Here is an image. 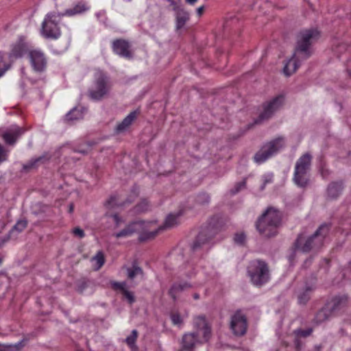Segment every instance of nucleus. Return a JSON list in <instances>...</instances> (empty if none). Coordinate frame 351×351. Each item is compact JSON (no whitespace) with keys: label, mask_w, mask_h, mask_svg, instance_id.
<instances>
[{"label":"nucleus","mask_w":351,"mask_h":351,"mask_svg":"<svg viewBox=\"0 0 351 351\" xmlns=\"http://www.w3.org/2000/svg\"><path fill=\"white\" fill-rule=\"evenodd\" d=\"M47 160L45 156H40L34 159H32L26 164L23 165V169L25 171H29L39 166L40 164L44 163Z\"/></svg>","instance_id":"c85d7f7f"},{"label":"nucleus","mask_w":351,"mask_h":351,"mask_svg":"<svg viewBox=\"0 0 351 351\" xmlns=\"http://www.w3.org/2000/svg\"><path fill=\"white\" fill-rule=\"evenodd\" d=\"M110 285L113 290L121 291L123 296L127 300L130 304H132L135 302V298L133 293L126 289L125 282H119L117 281H112Z\"/></svg>","instance_id":"4be33fe9"},{"label":"nucleus","mask_w":351,"mask_h":351,"mask_svg":"<svg viewBox=\"0 0 351 351\" xmlns=\"http://www.w3.org/2000/svg\"><path fill=\"white\" fill-rule=\"evenodd\" d=\"M28 59L34 72L42 73L46 71L48 59L43 50L38 48L30 49L28 51Z\"/></svg>","instance_id":"9b49d317"},{"label":"nucleus","mask_w":351,"mask_h":351,"mask_svg":"<svg viewBox=\"0 0 351 351\" xmlns=\"http://www.w3.org/2000/svg\"><path fill=\"white\" fill-rule=\"evenodd\" d=\"M314 288L312 286L306 285L304 289L298 293V300L300 304H306L311 299Z\"/></svg>","instance_id":"bb28decb"},{"label":"nucleus","mask_w":351,"mask_h":351,"mask_svg":"<svg viewBox=\"0 0 351 351\" xmlns=\"http://www.w3.org/2000/svg\"><path fill=\"white\" fill-rule=\"evenodd\" d=\"M247 274L251 282L256 286H262L270 278L269 269L267 264L261 260L252 261L247 267Z\"/></svg>","instance_id":"423d86ee"},{"label":"nucleus","mask_w":351,"mask_h":351,"mask_svg":"<svg viewBox=\"0 0 351 351\" xmlns=\"http://www.w3.org/2000/svg\"><path fill=\"white\" fill-rule=\"evenodd\" d=\"M194 332L183 335L182 350H192L196 346L206 343L211 337V328L204 315H198L193 318Z\"/></svg>","instance_id":"f03ea898"},{"label":"nucleus","mask_w":351,"mask_h":351,"mask_svg":"<svg viewBox=\"0 0 351 351\" xmlns=\"http://www.w3.org/2000/svg\"><path fill=\"white\" fill-rule=\"evenodd\" d=\"M184 271L183 272V275L186 276V277L191 278L195 274L194 271L195 269L193 268V266L189 263L184 265Z\"/></svg>","instance_id":"e433bc0d"},{"label":"nucleus","mask_w":351,"mask_h":351,"mask_svg":"<svg viewBox=\"0 0 351 351\" xmlns=\"http://www.w3.org/2000/svg\"><path fill=\"white\" fill-rule=\"evenodd\" d=\"M108 77L102 71L95 74V87L89 90V97L93 100H100L108 94L110 89Z\"/></svg>","instance_id":"9d476101"},{"label":"nucleus","mask_w":351,"mask_h":351,"mask_svg":"<svg viewBox=\"0 0 351 351\" xmlns=\"http://www.w3.org/2000/svg\"><path fill=\"white\" fill-rule=\"evenodd\" d=\"M245 239V236L243 233H237L234 237V242L238 244H243Z\"/></svg>","instance_id":"37998d69"},{"label":"nucleus","mask_w":351,"mask_h":351,"mask_svg":"<svg viewBox=\"0 0 351 351\" xmlns=\"http://www.w3.org/2000/svg\"><path fill=\"white\" fill-rule=\"evenodd\" d=\"M128 278L130 280H133L136 276L142 275L143 270L138 265L134 264L132 267L127 269Z\"/></svg>","instance_id":"473e14b6"},{"label":"nucleus","mask_w":351,"mask_h":351,"mask_svg":"<svg viewBox=\"0 0 351 351\" xmlns=\"http://www.w3.org/2000/svg\"><path fill=\"white\" fill-rule=\"evenodd\" d=\"M173 10L176 12V31H179L184 27L189 20V14L182 6Z\"/></svg>","instance_id":"5701e85b"},{"label":"nucleus","mask_w":351,"mask_h":351,"mask_svg":"<svg viewBox=\"0 0 351 351\" xmlns=\"http://www.w3.org/2000/svg\"><path fill=\"white\" fill-rule=\"evenodd\" d=\"M246 186V180L244 179L243 181L235 184L233 189L230 190L232 195H235L239 193L241 189H245Z\"/></svg>","instance_id":"c9c22d12"},{"label":"nucleus","mask_w":351,"mask_h":351,"mask_svg":"<svg viewBox=\"0 0 351 351\" xmlns=\"http://www.w3.org/2000/svg\"><path fill=\"white\" fill-rule=\"evenodd\" d=\"M193 298H194L195 300H198V299H199V293H194V294L193 295Z\"/></svg>","instance_id":"603ef678"},{"label":"nucleus","mask_w":351,"mask_h":351,"mask_svg":"<svg viewBox=\"0 0 351 351\" xmlns=\"http://www.w3.org/2000/svg\"><path fill=\"white\" fill-rule=\"evenodd\" d=\"M350 265H351V261H350Z\"/></svg>","instance_id":"052dcab7"},{"label":"nucleus","mask_w":351,"mask_h":351,"mask_svg":"<svg viewBox=\"0 0 351 351\" xmlns=\"http://www.w3.org/2000/svg\"><path fill=\"white\" fill-rule=\"evenodd\" d=\"M8 158V153L5 148L0 144V163L5 161Z\"/></svg>","instance_id":"c03bdc74"},{"label":"nucleus","mask_w":351,"mask_h":351,"mask_svg":"<svg viewBox=\"0 0 351 351\" xmlns=\"http://www.w3.org/2000/svg\"><path fill=\"white\" fill-rule=\"evenodd\" d=\"M216 221V217H213L206 228L202 229L198 234L192 247L193 251L197 250L202 245L208 242L217 232L219 226L215 223Z\"/></svg>","instance_id":"f8f14e48"},{"label":"nucleus","mask_w":351,"mask_h":351,"mask_svg":"<svg viewBox=\"0 0 351 351\" xmlns=\"http://www.w3.org/2000/svg\"><path fill=\"white\" fill-rule=\"evenodd\" d=\"M171 319L172 323L175 325H179L182 323V319L178 312H173L171 314Z\"/></svg>","instance_id":"58836bf2"},{"label":"nucleus","mask_w":351,"mask_h":351,"mask_svg":"<svg viewBox=\"0 0 351 351\" xmlns=\"http://www.w3.org/2000/svg\"><path fill=\"white\" fill-rule=\"evenodd\" d=\"M73 210H74V205L73 204H71L69 205V213H72Z\"/></svg>","instance_id":"3c124183"},{"label":"nucleus","mask_w":351,"mask_h":351,"mask_svg":"<svg viewBox=\"0 0 351 351\" xmlns=\"http://www.w3.org/2000/svg\"><path fill=\"white\" fill-rule=\"evenodd\" d=\"M320 36V32L314 27L304 29L300 32L294 53L283 68V73L286 76H290L295 72L300 62L311 56V47L319 39Z\"/></svg>","instance_id":"f257e3e1"},{"label":"nucleus","mask_w":351,"mask_h":351,"mask_svg":"<svg viewBox=\"0 0 351 351\" xmlns=\"http://www.w3.org/2000/svg\"><path fill=\"white\" fill-rule=\"evenodd\" d=\"M92 261L95 263L96 270H99L105 263V256L102 251H98L92 258Z\"/></svg>","instance_id":"2f4dec72"},{"label":"nucleus","mask_w":351,"mask_h":351,"mask_svg":"<svg viewBox=\"0 0 351 351\" xmlns=\"http://www.w3.org/2000/svg\"><path fill=\"white\" fill-rule=\"evenodd\" d=\"M322 176H324V170L322 171Z\"/></svg>","instance_id":"4d7b16f0"},{"label":"nucleus","mask_w":351,"mask_h":351,"mask_svg":"<svg viewBox=\"0 0 351 351\" xmlns=\"http://www.w3.org/2000/svg\"><path fill=\"white\" fill-rule=\"evenodd\" d=\"M204 195H205L206 197V199H208V196L206 194H204Z\"/></svg>","instance_id":"bf43d9fd"},{"label":"nucleus","mask_w":351,"mask_h":351,"mask_svg":"<svg viewBox=\"0 0 351 351\" xmlns=\"http://www.w3.org/2000/svg\"><path fill=\"white\" fill-rule=\"evenodd\" d=\"M348 74L349 77H351V69L348 70Z\"/></svg>","instance_id":"6e6d98bb"},{"label":"nucleus","mask_w":351,"mask_h":351,"mask_svg":"<svg viewBox=\"0 0 351 351\" xmlns=\"http://www.w3.org/2000/svg\"><path fill=\"white\" fill-rule=\"evenodd\" d=\"M113 52L125 59L130 60L132 58L130 43L124 39H116L112 43Z\"/></svg>","instance_id":"dca6fc26"},{"label":"nucleus","mask_w":351,"mask_h":351,"mask_svg":"<svg viewBox=\"0 0 351 351\" xmlns=\"http://www.w3.org/2000/svg\"><path fill=\"white\" fill-rule=\"evenodd\" d=\"M8 56L7 53L0 52V77L10 69V64L8 61Z\"/></svg>","instance_id":"7c9ffc66"},{"label":"nucleus","mask_w":351,"mask_h":351,"mask_svg":"<svg viewBox=\"0 0 351 351\" xmlns=\"http://www.w3.org/2000/svg\"><path fill=\"white\" fill-rule=\"evenodd\" d=\"M181 215V212L178 213L176 215L171 213L168 215L165 219L164 224L159 226L158 228H153V226L155 225V222L152 221L153 224L151 226V231H157L158 234L160 231L174 227L178 224V218Z\"/></svg>","instance_id":"412c9836"},{"label":"nucleus","mask_w":351,"mask_h":351,"mask_svg":"<svg viewBox=\"0 0 351 351\" xmlns=\"http://www.w3.org/2000/svg\"><path fill=\"white\" fill-rule=\"evenodd\" d=\"M152 221H135L128 224L123 229L113 234L117 239L128 238L134 233L138 234V241L145 242L154 239L157 231H151Z\"/></svg>","instance_id":"7ed1b4c3"},{"label":"nucleus","mask_w":351,"mask_h":351,"mask_svg":"<svg viewBox=\"0 0 351 351\" xmlns=\"http://www.w3.org/2000/svg\"><path fill=\"white\" fill-rule=\"evenodd\" d=\"M330 317H332L331 315L324 306L316 313L313 321L316 324H320Z\"/></svg>","instance_id":"c756f323"},{"label":"nucleus","mask_w":351,"mask_h":351,"mask_svg":"<svg viewBox=\"0 0 351 351\" xmlns=\"http://www.w3.org/2000/svg\"><path fill=\"white\" fill-rule=\"evenodd\" d=\"M348 298L345 295H337L327 301L325 306L332 317L337 316L346 306Z\"/></svg>","instance_id":"2eb2a0df"},{"label":"nucleus","mask_w":351,"mask_h":351,"mask_svg":"<svg viewBox=\"0 0 351 351\" xmlns=\"http://www.w3.org/2000/svg\"><path fill=\"white\" fill-rule=\"evenodd\" d=\"M24 132L25 130L23 128L14 125L2 134V138L6 144L13 145Z\"/></svg>","instance_id":"a211bd4d"},{"label":"nucleus","mask_w":351,"mask_h":351,"mask_svg":"<svg viewBox=\"0 0 351 351\" xmlns=\"http://www.w3.org/2000/svg\"><path fill=\"white\" fill-rule=\"evenodd\" d=\"M138 337V332L136 330H133L131 334L126 338L125 342L128 346L131 348H136V341Z\"/></svg>","instance_id":"72a5a7b5"},{"label":"nucleus","mask_w":351,"mask_h":351,"mask_svg":"<svg viewBox=\"0 0 351 351\" xmlns=\"http://www.w3.org/2000/svg\"><path fill=\"white\" fill-rule=\"evenodd\" d=\"M312 332H313L312 328H308L306 330H302V329L297 330L295 331V333L298 337H306L309 336L312 333Z\"/></svg>","instance_id":"a19ab883"},{"label":"nucleus","mask_w":351,"mask_h":351,"mask_svg":"<svg viewBox=\"0 0 351 351\" xmlns=\"http://www.w3.org/2000/svg\"><path fill=\"white\" fill-rule=\"evenodd\" d=\"M295 345H296L297 348H298V349H299V346H300V345H299V342H298V339H296V340H295Z\"/></svg>","instance_id":"5fc2aeb1"},{"label":"nucleus","mask_w":351,"mask_h":351,"mask_svg":"<svg viewBox=\"0 0 351 351\" xmlns=\"http://www.w3.org/2000/svg\"><path fill=\"white\" fill-rule=\"evenodd\" d=\"M149 208V204L146 199H143L139 204H138L135 208V213H143L147 210Z\"/></svg>","instance_id":"f704fd0d"},{"label":"nucleus","mask_w":351,"mask_h":351,"mask_svg":"<svg viewBox=\"0 0 351 351\" xmlns=\"http://www.w3.org/2000/svg\"><path fill=\"white\" fill-rule=\"evenodd\" d=\"M284 97L278 95L264 105L263 112L259 115L256 123L261 122L264 119H269L273 113L282 104Z\"/></svg>","instance_id":"f3484780"},{"label":"nucleus","mask_w":351,"mask_h":351,"mask_svg":"<svg viewBox=\"0 0 351 351\" xmlns=\"http://www.w3.org/2000/svg\"><path fill=\"white\" fill-rule=\"evenodd\" d=\"M204 6H200L199 8H198L197 9V14L200 16H202V14L204 13Z\"/></svg>","instance_id":"09e8293b"},{"label":"nucleus","mask_w":351,"mask_h":351,"mask_svg":"<svg viewBox=\"0 0 351 351\" xmlns=\"http://www.w3.org/2000/svg\"><path fill=\"white\" fill-rule=\"evenodd\" d=\"M169 3V5L171 7L172 10H177L181 6L180 0H166Z\"/></svg>","instance_id":"a18cd8bd"},{"label":"nucleus","mask_w":351,"mask_h":351,"mask_svg":"<svg viewBox=\"0 0 351 351\" xmlns=\"http://www.w3.org/2000/svg\"><path fill=\"white\" fill-rule=\"evenodd\" d=\"M230 328L237 336H243L247 328V319L241 311H237L231 318Z\"/></svg>","instance_id":"4468645a"},{"label":"nucleus","mask_w":351,"mask_h":351,"mask_svg":"<svg viewBox=\"0 0 351 351\" xmlns=\"http://www.w3.org/2000/svg\"><path fill=\"white\" fill-rule=\"evenodd\" d=\"M139 114L140 110L138 109L131 112L121 122L117 124L115 128L116 133L120 134L128 130Z\"/></svg>","instance_id":"aec40b11"},{"label":"nucleus","mask_w":351,"mask_h":351,"mask_svg":"<svg viewBox=\"0 0 351 351\" xmlns=\"http://www.w3.org/2000/svg\"><path fill=\"white\" fill-rule=\"evenodd\" d=\"M285 147V138L282 136L276 138L265 143L254 156V160L258 164L263 163L276 155Z\"/></svg>","instance_id":"6e6552de"},{"label":"nucleus","mask_w":351,"mask_h":351,"mask_svg":"<svg viewBox=\"0 0 351 351\" xmlns=\"http://www.w3.org/2000/svg\"><path fill=\"white\" fill-rule=\"evenodd\" d=\"M90 6L86 1H80L75 3L71 8L66 9L64 12L60 13L62 16L72 17L82 14L88 11Z\"/></svg>","instance_id":"6ab92c4d"},{"label":"nucleus","mask_w":351,"mask_h":351,"mask_svg":"<svg viewBox=\"0 0 351 351\" xmlns=\"http://www.w3.org/2000/svg\"><path fill=\"white\" fill-rule=\"evenodd\" d=\"M62 17L60 13L56 14L55 12L48 13L45 16L41 28V34L45 38L57 40L60 37V22Z\"/></svg>","instance_id":"0eeeda50"},{"label":"nucleus","mask_w":351,"mask_h":351,"mask_svg":"<svg viewBox=\"0 0 351 351\" xmlns=\"http://www.w3.org/2000/svg\"><path fill=\"white\" fill-rule=\"evenodd\" d=\"M27 45L23 41H19L16 43L11 51L10 56L14 58H20L23 56L26 52L28 53Z\"/></svg>","instance_id":"cd10ccee"},{"label":"nucleus","mask_w":351,"mask_h":351,"mask_svg":"<svg viewBox=\"0 0 351 351\" xmlns=\"http://www.w3.org/2000/svg\"><path fill=\"white\" fill-rule=\"evenodd\" d=\"M273 181V176L271 175H267L263 178V184L261 186V190H263L267 183H271Z\"/></svg>","instance_id":"49530a36"},{"label":"nucleus","mask_w":351,"mask_h":351,"mask_svg":"<svg viewBox=\"0 0 351 351\" xmlns=\"http://www.w3.org/2000/svg\"><path fill=\"white\" fill-rule=\"evenodd\" d=\"M85 146H86V148L79 149H77V152H80V153H84V154L87 153L88 152V150L90 149L91 145L90 143H86Z\"/></svg>","instance_id":"de8ad7c7"},{"label":"nucleus","mask_w":351,"mask_h":351,"mask_svg":"<svg viewBox=\"0 0 351 351\" xmlns=\"http://www.w3.org/2000/svg\"><path fill=\"white\" fill-rule=\"evenodd\" d=\"M27 226V221L26 220H19L14 225L13 229L18 231L22 232Z\"/></svg>","instance_id":"ea45409f"},{"label":"nucleus","mask_w":351,"mask_h":351,"mask_svg":"<svg viewBox=\"0 0 351 351\" xmlns=\"http://www.w3.org/2000/svg\"><path fill=\"white\" fill-rule=\"evenodd\" d=\"M281 218L280 211L273 208H269L258 219L256 225V228L260 234L265 237L275 236L281 223Z\"/></svg>","instance_id":"39448f33"},{"label":"nucleus","mask_w":351,"mask_h":351,"mask_svg":"<svg viewBox=\"0 0 351 351\" xmlns=\"http://www.w3.org/2000/svg\"><path fill=\"white\" fill-rule=\"evenodd\" d=\"M86 112V109L84 107L73 108L65 115L64 121L69 123L73 121L82 119Z\"/></svg>","instance_id":"b1692460"},{"label":"nucleus","mask_w":351,"mask_h":351,"mask_svg":"<svg viewBox=\"0 0 351 351\" xmlns=\"http://www.w3.org/2000/svg\"><path fill=\"white\" fill-rule=\"evenodd\" d=\"M197 0H186V1L189 4H194Z\"/></svg>","instance_id":"864d4df0"},{"label":"nucleus","mask_w":351,"mask_h":351,"mask_svg":"<svg viewBox=\"0 0 351 351\" xmlns=\"http://www.w3.org/2000/svg\"><path fill=\"white\" fill-rule=\"evenodd\" d=\"M24 346L23 341L19 342L17 344L14 345V347L19 350Z\"/></svg>","instance_id":"8fccbe9b"},{"label":"nucleus","mask_w":351,"mask_h":351,"mask_svg":"<svg viewBox=\"0 0 351 351\" xmlns=\"http://www.w3.org/2000/svg\"><path fill=\"white\" fill-rule=\"evenodd\" d=\"M343 189V184L341 181L331 182L327 189L328 197L330 199L337 198L341 193Z\"/></svg>","instance_id":"a878e982"},{"label":"nucleus","mask_w":351,"mask_h":351,"mask_svg":"<svg viewBox=\"0 0 351 351\" xmlns=\"http://www.w3.org/2000/svg\"><path fill=\"white\" fill-rule=\"evenodd\" d=\"M106 216L111 217L113 219V221L114 222L117 227L119 226L120 224L123 222L122 219L119 217V215L117 213H111L110 212H108L106 214Z\"/></svg>","instance_id":"4c0bfd02"},{"label":"nucleus","mask_w":351,"mask_h":351,"mask_svg":"<svg viewBox=\"0 0 351 351\" xmlns=\"http://www.w3.org/2000/svg\"><path fill=\"white\" fill-rule=\"evenodd\" d=\"M330 230V226L323 224L319 227L316 232L311 237L305 239L302 234H300L294 243L295 250L304 253L311 250H317L324 245L326 237Z\"/></svg>","instance_id":"20e7f679"},{"label":"nucleus","mask_w":351,"mask_h":351,"mask_svg":"<svg viewBox=\"0 0 351 351\" xmlns=\"http://www.w3.org/2000/svg\"><path fill=\"white\" fill-rule=\"evenodd\" d=\"M2 261H3L2 258H0V265L2 263Z\"/></svg>","instance_id":"13d9d810"},{"label":"nucleus","mask_w":351,"mask_h":351,"mask_svg":"<svg viewBox=\"0 0 351 351\" xmlns=\"http://www.w3.org/2000/svg\"><path fill=\"white\" fill-rule=\"evenodd\" d=\"M191 287H193V285L187 282L180 283L175 282L169 289V295L173 300H176L179 293Z\"/></svg>","instance_id":"393cba45"},{"label":"nucleus","mask_w":351,"mask_h":351,"mask_svg":"<svg viewBox=\"0 0 351 351\" xmlns=\"http://www.w3.org/2000/svg\"><path fill=\"white\" fill-rule=\"evenodd\" d=\"M138 188L135 186L133 187L131 194L126 199H124L120 195H114L110 196L106 201L105 206L108 209L125 206L127 204L132 203L138 195Z\"/></svg>","instance_id":"ddd939ff"},{"label":"nucleus","mask_w":351,"mask_h":351,"mask_svg":"<svg viewBox=\"0 0 351 351\" xmlns=\"http://www.w3.org/2000/svg\"><path fill=\"white\" fill-rule=\"evenodd\" d=\"M72 232L75 237L80 239H82L85 237L84 231L79 227L73 228Z\"/></svg>","instance_id":"79ce46f5"},{"label":"nucleus","mask_w":351,"mask_h":351,"mask_svg":"<svg viewBox=\"0 0 351 351\" xmlns=\"http://www.w3.org/2000/svg\"><path fill=\"white\" fill-rule=\"evenodd\" d=\"M311 161V155L305 154L296 162L293 180L299 186L304 187L308 183L307 171L310 168Z\"/></svg>","instance_id":"1a4fd4ad"}]
</instances>
